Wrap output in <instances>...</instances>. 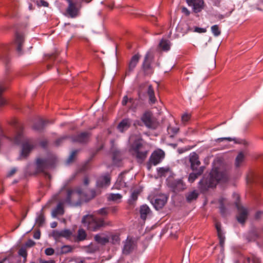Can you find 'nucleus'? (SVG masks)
Returning a JSON list of instances; mask_svg holds the SVG:
<instances>
[{
    "instance_id": "obj_3",
    "label": "nucleus",
    "mask_w": 263,
    "mask_h": 263,
    "mask_svg": "<svg viewBox=\"0 0 263 263\" xmlns=\"http://www.w3.org/2000/svg\"><path fill=\"white\" fill-rule=\"evenodd\" d=\"M132 155L139 163H142L147 156V151L139 140H136L132 145Z\"/></svg>"
},
{
    "instance_id": "obj_57",
    "label": "nucleus",
    "mask_w": 263,
    "mask_h": 263,
    "mask_svg": "<svg viewBox=\"0 0 263 263\" xmlns=\"http://www.w3.org/2000/svg\"><path fill=\"white\" fill-rule=\"evenodd\" d=\"M67 138V137H62V138H60L58 139H57L55 142V144L57 145V146H59L60 145V143L64 140H65L66 138Z\"/></svg>"
},
{
    "instance_id": "obj_64",
    "label": "nucleus",
    "mask_w": 263,
    "mask_h": 263,
    "mask_svg": "<svg viewBox=\"0 0 263 263\" xmlns=\"http://www.w3.org/2000/svg\"><path fill=\"white\" fill-rule=\"evenodd\" d=\"M34 244L35 243L33 241L29 240L28 242H27L26 245L28 247H31L33 246Z\"/></svg>"
},
{
    "instance_id": "obj_27",
    "label": "nucleus",
    "mask_w": 263,
    "mask_h": 263,
    "mask_svg": "<svg viewBox=\"0 0 263 263\" xmlns=\"http://www.w3.org/2000/svg\"><path fill=\"white\" fill-rule=\"evenodd\" d=\"M245 153L242 152H240L238 153L235 162V165L236 167H239L242 166L245 162Z\"/></svg>"
},
{
    "instance_id": "obj_20",
    "label": "nucleus",
    "mask_w": 263,
    "mask_h": 263,
    "mask_svg": "<svg viewBox=\"0 0 263 263\" xmlns=\"http://www.w3.org/2000/svg\"><path fill=\"white\" fill-rule=\"evenodd\" d=\"M110 182V176L108 174L100 177L97 180V185L100 187H106L109 185Z\"/></svg>"
},
{
    "instance_id": "obj_53",
    "label": "nucleus",
    "mask_w": 263,
    "mask_h": 263,
    "mask_svg": "<svg viewBox=\"0 0 263 263\" xmlns=\"http://www.w3.org/2000/svg\"><path fill=\"white\" fill-rule=\"evenodd\" d=\"M194 31L198 33H204L206 31V30L205 28L196 27L194 28Z\"/></svg>"
},
{
    "instance_id": "obj_32",
    "label": "nucleus",
    "mask_w": 263,
    "mask_h": 263,
    "mask_svg": "<svg viewBox=\"0 0 263 263\" xmlns=\"http://www.w3.org/2000/svg\"><path fill=\"white\" fill-rule=\"evenodd\" d=\"M95 240L99 243L105 245L109 242V238L103 234H97L95 236Z\"/></svg>"
},
{
    "instance_id": "obj_63",
    "label": "nucleus",
    "mask_w": 263,
    "mask_h": 263,
    "mask_svg": "<svg viewBox=\"0 0 263 263\" xmlns=\"http://www.w3.org/2000/svg\"><path fill=\"white\" fill-rule=\"evenodd\" d=\"M33 237L35 239H39L40 238V232L37 231L34 234Z\"/></svg>"
},
{
    "instance_id": "obj_42",
    "label": "nucleus",
    "mask_w": 263,
    "mask_h": 263,
    "mask_svg": "<svg viewBox=\"0 0 263 263\" xmlns=\"http://www.w3.org/2000/svg\"><path fill=\"white\" fill-rule=\"evenodd\" d=\"M44 221L45 218L42 214H40L36 219V223L39 227L43 226Z\"/></svg>"
},
{
    "instance_id": "obj_48",
    "label": "nucleus",
    "mask_w": 263,
    "mask_h": 263,
    "mask_svg": "<svg viewBox=\"0 0 263 263\" xmlns=\"http://www.w3.org/2000/svg\"><path fill=\"white\" fill-rule=\"evenodd\" d=\"M169 171L168 168H165L163 167H160L158 169V173L160 176L165 175V174L168 172Z\"/></svg>"
},
{
    "instance_id": "obj_51",
    "label": "nucleus",
    "mask_w": 263,
    "mask_h": 263,
    "mask_svg": "<svg viewBox=\"0 0 263 263\" xmlns=\"http://www.w3.org/2000/svg\"><path fill=\"white\" fill-rule=\"evenodd\" d=\"M251 261H252V263H259L258 259L256 258H253L251 259L250 257L247 258L244 263H250Z\"/></svg>"
},
{
    "instance_id": "obj_19",
    "label": "nucleus",
    "mask_w": 263,
    "mask_h": 263,
    "mask_svg": "<svg viewBox=\"0 0 263 263\" xmlns=\"http://www.w3.org/2000/svg\"><path fill=\"white\" fill-rule=\"evenodd\" d=\"M167 202V198L164 196L157 197L152 203L156 210L162 209Z\"/></svg>"
},
{
    "instance_id": "obj_4",
    "label": "nucleus",
    "mask_w": 263,
    "mask_h": 263,
    "mask_svg": "<svg viewBox=\"0 0 263 263\" xmlns=\"http://www.w3.org/2000/svg\"><path fill=\"white\" fill-rule=\"evenodd\" d=\"M83 192L80 189L76 190L68 189L64 203L71 205H77L81 202Z\"/></svg>"
},
{
    "instance_id": "obj_30",
    "label": "nucleus",
    "mask_w": 263,
    "mask_h": 263,
    "mask_svg": "<svg viewBox=\"0 0 263 263\" xmlns=\"http://www.w3.org/2000/svg\"><path fill=\"white\" fill-rule=\"evenodd\" d=\"M64 202H60L57 205L56 208L52 211V215L55 217L58 215H62L64 214V210L63 208Z\"/></svg>"
},
{
    "instance_id": "obj_9",
    "label": "nucleus",
    "mask_w": 263,
    "mask_h": 263,
    "mask_svg": "<svg viewBox=\"0 0 263 263\" xmlns=\"http://www.w3.org/2000/svg\"><path fill=\"white\" fill-rule=\"evenodd\" d=\"M123 243L122 253L125 255L132 253L136 246V243L134 239L129 236L127 237L126 239L123 242Z\"/></svg>"
},
{
    "instance_id": "obj_11",
    "label": "nucleus",
    "mask_w": 263,
    "mask_h": 263,
    "mask_svg": "<svg viewBox=\"0 0 263 263\" xmlns=\"http://www.w3.org/2000/svg\"><path fill=\"white\" fill-rule=\"evenodd\" d=\"M236 206L237 209V220L239 223L244 224L247 219L248 211L238 203H236Z\"/></svg>"
},
{
    "instance_id": "obj_26",
    "label": "nucleus",
    "mask_w": 263,
    "mask_h": 263,
    "mask_svg": "<svg viewBox=\"0 0 263 263\" xmlns=\"http://www.w3.org/2000/svg\"><path fill=\"white\" fill-rule=\"evenodd\" d=\"M131 121L129 119H123L118 125V129L121 132H123L129 128Z\"/></svg>"
},
{
    "instance_id": "obj_59",
    "label": "nucleus",
    "mask_w": 263,
    "mask_h": 263,
    "mask_svg": "<svg viewBox=\"0 0 263 263\" xmlns=\"http://www.w3.org/2000/svg\"><path fill=\"white\" fill-rule=\"evenodd\" d=\"M40 263H55V261L53 259H49L48 260H45L43 259H40L39 260Z\"/></svg>"
},
{
    "instance_id": "obj_58",
    "label": "nucleus",
    "mask_w": 263,
    "mask_h": 263,
    "mask_svg": "<svg viewBox=\"0 0 263 263\" xmlns=\"http://www.w3.org/2000/svg\"><path fill=\"white\" fill-rule=\"evenodd\" d=\"M181 11L186 16H189L190 14V11L186 7H184L182 8Z\"/></svg>"
},
{
    "instance_id": "obj_13",
    "label": "nucleus",
    "mask_w": 263,
    "mask_h": 263,
    "mask_svg": "<svg viewBox=\"0 0 263 263\" xmlns=\"http://www.w3.org/2000/svg\"><path fill=\"white\" fill-rule=\"evenodd\" d=\"M164 152L161 149L154 152L149 159V163L156 165L159 163L164 157Z\"/></svg>"
},
{
    "instance_id": "obj_16",
    "label": "nucleus",
    "mask_w": 263,
    "mask_h": 263,
    "mask_svg": "<svg viewBox=\"0 0 263 263\" xmlns=\"http://www.w3.org/2000/svg\"><path fill=\"white\" fill-rule=\"evenodd\" d=\"M186 3L189 6L193 7L195 13L200 12L203 9V0H186Z\"/></svg>"
},
{
    "instance_id": "obj_18",
    "label": "nucleus",
    "mask_w": 263,
    "mask_h": 263,
    "mask_svg": "<svg viewBox=\"0 0 263 263\" xmlns=\"http://www.w3.org/2000/svg\"><path fill=\"white\" fill-rule=\"evenodd\" d=\"M140 55L139 54H136L133 55L131 60L129 63L127 70L126 71V75H129L130 73L133 71L134 68L136 67L137 63L139 62L140 59Z\"/></svg>"
},
{
    "instance_id": "obj_60",
    "label": "nucleus",
    "mask_w": 263,
    "mask_h": 263,
    "mask_svg": "<svg viewBox=\"0 0 263 263\" xmlns=\"http://www.w3.org/2000/svg\"><path fill=\"white\" fill-rule=\"evenodd\" d=\"M263 216V212L258 211L255 214V218L256 219H258Z\"/></svg>"
},
{
    "instance_id": "obj_22",
    "label": "nucleus",
    "mask_w": 263,
    "mask_h": 263,
    "mask_svg": "<svg viewBox=\"0 0 263 263\" xmlns=\"http://www.w3.org/2000/svg\"><path fill=\"white\" fill-rule=\"evenodd\" d=\"M24 35L21 33H16L15 44L16 45V50L20 54L22 53V46L24 43Z\"/></svg>"
},
{
    "instance_id": "obj_21",
    "label": "nucleus",
    "mask_w": 263,
    "mask_h": 263,
    "mask_svg": "<svg viewBox=\"0 0 263 263\" xmlns=\"http://www.w3.org/2000/svg\"><path fill=\"white\" fill-rule=\"evenodd\" d=\"M190 162L191 163V168L193 171L198 170V166L200 164V162L199 160L198 155L195 153H193L190 156Z\"/></svg>"
},
{
    "instance_id": "obj_31",
    "label": "nucleus",
    "mask_w": 263,
    "mask_h": 263,
    "mask_svg": "<svg viewBox=\"0 0 263 263\" xmlns=\"http://www.w3.org/2000/svg\"><path fill=\"white\" fill-rule=\"evenodd\" d=\"M147 95L149 97V101L151 104H154L156 103L157 99L155 96L154 90L151 85H149L148 87L147 91Z\"/></svg>"
},
{
    "instance_id": "obj_36",
    "label": "nucleus",
    "mask_w": 263,
    "mask_h": 263,
    "mask_svg": "<svg viewBox=\"0 0 263 263\" xmlns=\"http://www.w3.org/2000/svg\"><path fill=\"white\" fill-rule=\"evenodd\" d=\"M139 191L138 190L134 191L131 194L130 197L128 200L129 204L130 205H134L135 201L137 200L138 195L139 194Z\"/></svg>"
},
{
    "instance_id": "obj_62",
    "label": "nucleus",
    "mask_w": 263,
    "mask_h": 263,
    "mask_svg": "<svg viewBox=\"0 0 263 263\" xmlns=\"http://www.w3.org/2000/svg\"><path fill=\"white\" fill-rule=\"evenodd\" d=\"M40 6H43V7H48V3L44 1V0H41L40 1Z\"/></svg>"
},
{
    "instance_id": "obj_55",
    "label": "nucleus",
    "mask_w": 263,
    "mask_h": 263,
    "mask_svg": "<svg viewBox=\"0 0 263 263\" xmlns=\"http://www.w3.org/2000/svg\"><path fill=\"white\" fill-rule=\"evenodd\" d=\"M17 171V169L15 167L12 168L10 171H9L7 174V176L8 177L12 176Z\"/></svg>"
},
{
    "instance_id": "obj_23",
    "label": "nucleus",
    "mask_w": 263,
    "mask_h": 263,
    "mask_svg": "<svg viewBox=\"0 0 263 263\" xmlns=\"http://www.w3.org/2000/svg\"><path fill=\"white\" fill-rule=\"evenodd\" d=\"M215 228L217 230V235L219 239V245L223 248L224 245L225 237L221 229V224L219 222H216L215 223Z\"/></svg>"
},
{
    "instance_id": "obj_40",
    "label": "nucleus",
    "mask_w": 263,
    "mask_h": 263,
    "mask_svg": "<svg viewBox=\"0 0 263 263\" xmlns=\"http://www.w3.org/2000/svg\"><path fill=\"white\" fill-rule=\"evenodd\" d=\"M179 131V128L177 127H172L171 126L167 127V132L170 135L171 137H173Z\"/></svg>"
},
{
    "instance_id": "obj_33",
    "label": "nucleus",
    "mask_w": 263,
    "mask_h": 263,
    "mask_svg": "<svg viewBox=\"0 0 263 263\" xmlns=\"http://www.w3.org/2000/svg\"><path fill=\"white\" fill-rule=\"evenodd\" d=\"M199 194L198 192L196 191H193L191 192H189L186 194V201L188 202H191L193 201L196 200Z\"/></svg>"
},
{
    "instance_id": "obj_43",
    "label": "nucleus",
    "mask_w": 263,
    "mask_h": 263,
    "mask_svg": "<svg viewBox=\"0 0 263 263\" xmlns=\"http://www.w3.org/2000/svg\"><path fill=\"white\" fill-rule=\"evenodd\" d=\"M97 214L102 216H106L109 213L108 208H103L97 211Z\"/></svg>"
},
{
    "instance_id": "obj_61",
    "label": "nucleus",
    "mask_w": 263,
    "mask_h": 263,
    "mask_svg": "<svg viewBox=\"0 0 263 263\" xmlns=\"http://www.w3.org/2000/svg\"><path fill=\"white\" fill-rule=\"evenodd\" d=\"M108 210H109V212H110L112 213H116L118 211V208L116 206L109 207Z\"/></svg>"
},
{
    "instance_id": "obj_2",
    "label": "nucleus",
    "mask_w": 263,
    "mask_h": 263,
    "mask_svg": "<svg viewBox=\"0 0 263 263\" xmlns=\"http://www.w3.org/2000/svg\"><path fill=\"white\" fill-rule=\"evenodd\" d=\"M10 124L15 128L16 132L13 141L16 144H22L21 155L26 157L34 147L35 143L31 139L24 138L22 132V126L17 120H12Z\"/></svg>"
},
{
    "instance_id": "obj_50",
    "label": "nucleus",
    "mask_w": 263,
    "mask_h": 263,
    "mask_svg": "<svg viewBox=\"0 0 263 263\" xmlns=\"http://www.w3.org/2000/svg\"><path fill=\"white\" fill-rule=\"evenodd\" d=\"M45 253L46 255L51 256V255H52L53 254H54V250L53 249H52L51 248H48L45 249Z\"/></svg>"
},
{
    "instance_id": "obj_35",
    "label": "nucleus",
    "mask_w": 263,
    "mask_h": 263,
    "mask_svg": "<svg viewBox=\"0 0 263 263\" xmlns=\"http://www.w3.org/2000/svg\"><path fill=\"white\" fill-rule=\"evenodd\" d=\"M122 198V196L120 194L111 193L108 195L107 199L109 201H113L115 202H120Z\"/></svg>"
},
{
    "instance_id": "obj_39",
    "label": "nucleus",
    "mask_w": 263,
    "mask_h": 263,
    "mask_svg": "<svg viewBox=\"0 0 263 263\" xmlns=\"http://www.w3.org/2000/svg\"><path fill=\"white\" fill-rule=\"evenodd\" d=\"M73 248L69 245H64L61 248V254H66L72 251Z\"/></svg>"
},
{
    "instance_id": "obj_14",
    "label": "nucleus",
    "mask_w": 263,
    "mask_h": 263,
    "mask_svg": "<svg viewBox=\"0 0 263 263\" xmlns=\"http://www.w3.org/2000/svg\"><path fill=\"white\" fill-rule=\"evenodd\" d=\"M72 232L68 229H65L61 231L54 230L52 232V236L56 240H58L61 237H64L67 239H69L71 237H72Z\"/></svg>"
},
{
    "instance_id": "obj_49",
    "label": "nucleus",
    "mask_w": 263,
    "mask_h": 263,
    "mask_svg": "<svg viewBox=\"0 0 263 263\" xmlns=\"http://www.w3.org/2000/svg\"><path fill=\"white\" fill-rule=\"evenodd\" d=\"M0 59L5 63H8L9 61V58L6 52L0 55Z\"/></svg>"
},
{
    "instance_id": "obj_7",
    "label": "nucleus",
    "mask_w": 263,
    "mask_h": 263,
    "mask_svg": "<svg viewBox=\"0 0 263 263\" xmlns=\"http://www.w3.org/2000/svg\"><path fill=\"white\" fill-rule=\"evenodd\" d=\"M68 6L66 12L72 18L78 16L80 14L81 8V3L77 1L67 0Z\"/></svg>"
},
{
    "instance_id": "obj_17",
    "label": "nucleus",
    "mask_w": 263,
    "mask_h": 263,
    "mask_svg": "<svg viewBox=\"0 0 263 263\" xmlns=\"http://www.w3.org/2000/svg\"><path fill=\"white\" fill-rule=\"evenodd\" d=\"M90 137V133L89 132H82L76 136L72 137V140L73 142H77L81 143L87 142Z\"/></svg>"
},
{
    "instance_id": "obj_45",
    "label": "nucleus",
    "mask_w": 263,
    "mask_h": 263,
    "mask_svg": "<svg viewBox=\"0 0 263 263\" xmlns=\"http://www.w3.org/2000/svg\"><path fill=\"white\" fill-rule=\"evenodd\" d=\"M258 237L257 232L256 231H253L250 233L248 239L249 241H254Z\"/></svg>"
},
{
    "instance_id": "obj_5",
    "label": "nucleus",
    "mask_w": 263,
    "mask_h": 263,
    "mask_svg": "<svg viewBox=\"0 0 263 263\" xmlns=\"http://www.w3.org/2000/svg\"><path fill=\"white\" fill-rule=\"evenodd\" d=\"M83 222L87 224L89 230L92 231L98 230L101 227L104 225V221L102 220L99 221L92 215H87L83 217Z\"/></svg>"
},
{
    "instance_id": "obj_46",
    "label": "nucleus",
    "mask_w": 263,
    "mask_h": 263,
    "mask_svg": "<svg viewBox=\"0 0 263 263\" xmlns=\"http://www.w3.org/2000/svg\"><path fill=\"white\" fill-rule=\"evenodd\" d=\"M111 242L113 244L118 243L120 242V239L118 234H114L111 236Z\"/></svg>"
},
{
    "instance_id": "obj_28",
    "label": "nucleus",
    "mask_w": 263,
    "mask_h": 263,
    "mask_svg": "<svg viewBox=\"0 0 263 263\" xmlns=\"http://www.w3.org/2000/svg\"><path fill=\"white\" fill-rule=\"evenodd\" d=\"M204 166H201L198 170H196V173H191L189 177V181L193 182L200 175H201L204 171Z\"/></svg>"
},
{
    "instance_id": "obj_29",
    "label": "nucleus",
    "mask_w": 263,
    "mask_h": 263,
    "mask_svg": "<svg viewBox=\"0 0 263 263\" xmlns=\"http://www.w3.org/2000/svg\"><path fill=\"white\" fill-rule=\"evenodd\" d=\"M151 212V210L149 207L146 205H142L140 207V213L141 219L145 220L147 217L148 214Z\"/></svg>"
},
{
    "instance_id": "obj_25",
    "label": "nucleus",
    "mask_w": 263,
    "mask_h": 263,
    "mask_svg": "<svg viewBox=\"0 0 263 263\" xmlns=\"http://www.w3.org/2000/svg\"><path fill=\"white\" fill-rule=\"evenodd\" d=\"M9 79L6 78L5 80L0 81V106H2L5 103V101L2 98V93L6 89L7 87V83Z\"/></svg>"
},
{
    "instance_id": "obj_56",
    "label": "nucleus",
    "mask_w": 263,
    "mask_h": 263,
    "mask_svg": "<svg viewBox=\"0 0 263 263\" xmlns=\"http://www.w3.org/2000/svg\"><path fill=\"white\" fill-rule=\"evenodd\" d=\"M234 140V139H232V138H230V137L219 138H218L217 139H216V141L220 142L223 141V140H228L229 141H232Z\"/></svg>"
},
{
    "instance_id": "obj_6",
    "label": "nucleus",
    "mask_w": 263,
    "mask_h": 263,
    "mask_svg": "<svg viewBox=\"0 0 263 263\" xmlns=\"http://www.w3.org/2000/svg\"><path fill=\"white\" fill-rule=\"evenodd\" d=\"M133 180V176L126 172H123L119 176L114 187L117 189H121L128 186Z\"/></svg>"
},
{
    "instance_id": "obj_24",
    "label": "nucleus",
    "mask_w": 263,
    "mask_h": 263,
    "mask_svg": "<svg viewBox=\"0 0 263 263\" xmlns=\"http://www.w3.org/2000/svg\"><path fill=\"white\" fill-rule=\"evenodd\" d=\"M73 241L75 242H80L86 239L87 234L86 231L83 229H79L78 231L77 235H72Z\"/></svg>"
},
{
    "instance_id": "obj_38",
    "label": "nucleus",
    "mask_w": 263,
    "mask_h": 263,
    "mask_svg": "<svg viewBox=\"0 0 263 263\" xmlns=\"http://www.w3.org/2000/svg\"><path fill=\"white\" fill-rule=\"evenodd\" d=\"M226 201V199L223 197L220 198L219 200V202L220 203L219 209L220 213L223 216H224L226 214V209L224 206Z\"/></svg>"
},
{
    "instance_id": "obj_41",
    "label": "nucleus",
    "mask_w": 263,
    "mask_h": 263,
    "mask_svg": "<svg viewBox=\"0 0 263 263\" xmlns=\"http://www.w3.org/2000/svg\"><path fill=\"white\" fill-rule=\"evenodd\" d=\"M211 30H212V32L213 33V34L215 36H219L220 33H221V31L219 28V27L218 25H213L211 27Z\"/></svg>"
},
{
    "instance_id": "obj_1",
    "label": "nucleus",
    "mask_w": 263,
    "mask_h": 263,
    "mask_svg": "<svg viewBox=\"0 0 263 263\" xmlns=\"http://www.w3.org/2000/svg\"><path fill=\"white\" fill-rule=\"evenodd\" d=\"M228 179V173L224 169L215 166L212 168L209 178H203L199 183L202 190H206L208 188L215 187L218 182L227 181Z\"/></svg>"
},
{
    "instance_id": "obj_37",
    "label": "nucleus",
    "mask_w": 263,
    "mask_h": 263,
    "mask_svg": "<svg viewBox=\"0 0 263 263\" xmlns=\"http://www.w3.org/2000/svg\"><path fill=\"white\" fill-rule=\"evenodd\" d=\"M170 42L166 40H162L159 43L160 47L164 51H168L170 49Z\"/></svg>"
},
{
    "instance_id": "obj_54",
    "label": "nucleus",
    "mask_w": 263,
    "mask_h": 263,
    "mask_svg": "<svg viewBox=\"0 0 263 263\" xmlns=\"http://www.w3.org/2000/svg\"><path fill=\"white\" fill-rule=\"evenodd\" d=\"M78 151H73L71 152L68 159V161L69 162L72 161L73 160V159H74L76 155L77 154Z\"/></svg>"
},
{
    "instance_id": "obj_47",
    "label": "nucleus",
    "mask_w": 263,
    "mask_h": 263,
    "mask_svg": "<svg viewBox=\"0 0 263 263\" xmlns=\"http://www.w3.org/2000/svg\"><path fill=\"white\" fill-rule=\"evenodd\" d=\"M191 118V115L187 113H184L181 117L182 122L184 123L187 122Z\"/></svg>"
},
{
    "instance_id": "obj_15",
    "label": "nucleus",
    "mask_w": 263,
    "mask_h": 263,
    "mask_svg": "<svg viewBox=\"0 0 263 263\" xmlns=\"http://www.w3.org/2000/svg\"><path fill=\"white\" fill-rule=\"evenodd\" d=\"M36 170L37 172H44L45 171L51 166L50 161L47 159L39 158L36 162Z\"/></svg>"
},
{
    "instance_id": "obj_8",
    "label": "nucleus",
    "mask_w": 263,
    "mask_h": 263,
    "mask_svg": "<svg viewBox=\"0 0 263 263\" xmlns=\"http://www.w3.org/2000/svg\"><path fill=\"white\" fill-rule=\"evenodd\" d=\"M141 120L148 128L155 129L158 125L156 119L149 111H146L143 115L141 117Z\"/></svg>"
},
{
    "instance_id": "obj_34",
    "label": "nucleus",
    "mask_w": 263,
    "mask_h": 263,
    "mask_svg": "<svg viewBox=\"0 0 263 263\" xmlns=\"http://www.w3.org/2000/svg\"><path fill=\"white\" fill-rule=\"evenodd\" d=\"M49 123L48 120H44L42 119H40L37 123H36L33 128L36 130H41L43 129L45 125Z\"/></svg>"
},
{
    "instance_id": "obj_10",
    "label": "nucleus",
    "mask_w": 263,
    "mask_h": 263,
    "mask_svg": "<svg viewBox=\"0 0 263 263\" xmlns=\"http://www.w3.org/2000/svg\"><path fill=\"white\" fill-rule=\"evenodd\" d=\"M167 185L174 192L177 193L182 191L185 188V184L181 179H167Z\"/></svg>"
},
{
    "instance_id": "obj_52",
    "label": "nucleus",
    "mask_w": 263,
    "mask_h": 263,
    "mask_svg": "<svg viewBox=\"0 0 263 263\" xmlns=\"http://www.w3.org/2000/svg\"><path fill=\"white\" fill-rule=\"evenodd\" d=\"M129 102L130 103H132L133 101V100L132 99H128V97L127 96H125L123 97L122 101V104L124 106L126 105L127 103L128 102Z\"/></svg>"
},
{
    "instance_id": "obj_44",
    "label": "nucleus",
    "mask_w": 263,
    "mask_h": 263,
    "mask_svg": "<svg viewBox=\"0 0 263 263\" xmlns=\"http://www.w3.org/2000/svg\"><path fill=\"white\" fill-rule=\"evenodd\" d=\"M18 254L26 259L27 256L26 249L25 247L21 248L18 250Z\"/></svg>"
},
{
    "instance_id": "obj_12",
    "label": "nucleus",
    "mask_w": 263,
    "mask_h": 263,
    "mask_svg": "<svg viewBox=\"0 0 263 263\" xmlns=\"http://www.w3.org/2000/svg\"><path fill=\"white\" fill-rule=\"evenodd\" d=\"M152 58L149 52H147L144 57L142 64V69L145 74H151L153 73V70L151 66Z\"/></svg>"
}]
</instances>
